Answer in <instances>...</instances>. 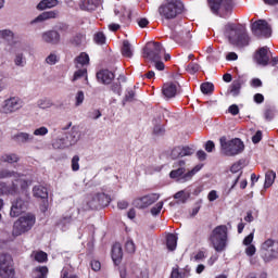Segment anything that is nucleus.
I'll list each match as a JSON object with an SVG mask.
<instances>
[{"label":"nucleus","mask_w":278,"mask_h":278,"mask_svg":"<svg viewBox=\"0 0 278 278\" xmlns=\"http://www.w3.org/2000/svg\"><path fill=\"white\" fill-rule=\"evenodd\" d=\"M224 35L230 45H236L237 47H247L249 45V35L236 24H227Z\"/></svg>","instance_id":"obj_1"},{"label":"nucleus","mask_w":278,"mask_h":278,"mask_svg":"<svg viewBox=\"0 0 278 278\" xmlns=\"http://www.w3.org/2000/svg\"><path fill=\"white\" fill-rule=\"evenodd\" d=\"M229 228L225 225L215 227L210 235V242L217 253H223L227 249Z\"/></svg>","instance_id":"obj_2"},{"label":"nucleus","mask_w":278,"mask_h":278,"mask_svg":"<svg viewBox=\"0 0 278 278\" xmlns=\"http://www.w3.org/2000/svg\"><path fill=\"white\" fill-rule=\"evenodd\" d=\"M181 12H184V2H181V0H173L159 8V14L162 18H165V21L177 18Z\"/></svg>","instance_id":"obj_3"},{"label":"nucleus","mask_w":278,"mask_h":278,"mask_svg":"<svg viewBox=\"0 0 278 278\" xmlns=\"http://www.w3.org/2000/svg\"><path fill=\"white\" fill-rule=\"evenodd\" d=\"M36 225V215L27 213L15 220L12 235L16 237L27 233Z\"/></svg>","instance_id":"obj_4"},{"label":"nucleus","mask_w":278,"mask_h":278,"mask_svg":"<svg viewBox=\"0 0 278 278\" xmlns=\"http://www.w3.org/2000/svg\"><path fill=\"white\" fill-rule=\"evenodd\" d=\"M219 142L222 153L228 157H232L233 155H238L244 151V142L238 138L227 140V138L222 137Z\"/></svg>","instance_id":"obj_5"},{"label":"nucleus","mask_w":278,"mask_h":278,"mask_svg":"<svg viewBox=\"0 0 278 278\" xmlns=\"http://www.w3.org/2000/svg\"><path fill=\"white\" fill-rule=\"evenodd\" d=\"M14 174V176L9 177V179H13L12 186L10 187V194H25V197H29L31 180H27V178L16 172Z\"/></svg>","instance_id":"obj_6"},{"label":"nucleus","mask_w":278,"mask_h":278,"mask_svg":"<svg viewBox=\"0 0 278 278\" xmlns=\"http://www.w3.org/2000/svg\"><path fill=\"white\" fill-rule=\"evenodd\" d=\"M25 102L18 96H11L2 101L0 104V114L4 116H10L11 114H16L23 110Z\"/></svg>","instance_id":"obj_7"},{"label":"nucleus","mask_w":278,"mask_h":278,"mask_svg":"<svg viewBox=\"0 0 278 278\" xmlns=\"http://www.w3.org/2000/svg\"><path fill=\"white\" fill-rule=\"evenodd\" d=\"M185 165L186 162L179 161L178 166L180 167L169 173L170 179H175L179 184H186L187 181H190L199 170H201V166H195L191 170L186 172V168L184 167Z\"/></svg>","instance_id":"obj_8"},{"label":"nucleus","mask_w":278,"mask_h":278,"mask_svg":"<svg viewBox=\"0 0 278 278\" xmlns=\"http://www.w3.org/2000/svg\"><path fill=\"white\" fill-rule=\"evenodd\" d=\"M261 255L264 262L278 260V242L274 239H267L261 244Z\"/></svg>","instance_id":"obj_9"},{"label":"nucleus","mask_w":278,"mask_h":278,"mask_svg":"<svg viewBox=\"0 0 278 278\" xmlns=\"http://www.w3.org/2000/svg\"><path fill=\"white\" fill-rule=\"evenodd\" d=\"M207 3L211 12L218 16H227L233 10L232 0H207Z\"/></svg>","instance_id":"obj_10"},{"label":"nucleus","mask_w":278,"mask_h":278,"mask_svg":"<svg viewBox=\"0 0 278 278\" xmlns=\"http://www.w3.org/2000/svg\"><path fill=\"white\" fill-rule=\"evenodd\" d=\"M164 53V48L161 43L149 42L143 49V58L150 60V62H157L162 60V54Z\"/></svg>","instance_id":"obj_11"},{"label":"nucleus","mask_w":278,"mask_h":278,"mask_svg":"<svg viewBox=\"0 0 278 278\" xmlns=\"http://www.w3.org/2000/svg\"><path fill=\"white\" fill-rule=\"evenodd\" d=\"M0 278H14V262L10 254L0 255Z\"/></svg>","instance_id":"obj_12"},{"label":"nucleus","mask_w":278,"mask_h":278,"mask_svg":"<svg viewBox=\"0 0 278 278\" xmlns=\"http://www.w3.org/2000/svg\"><path fill=\"white\" fill-rule=\"evenodd\" d=\"M252 33L257 38H270L273 28L268 25V22L258 20L252 24Z\"/></svg>","instance_id":"obj_13"},{"label":"nucleus","mask_w":278,"mask_h":278,"mask_svg":"<svg viewBox=\"0 0 278 278\" xmlns=\"http://www.w3.org/2000/svg\"><path fill=\"white\" fill-rule=\"evenodd\" d=\"M159 200H160V194L151 193L134 200V205L139 210H144V207H149L150 205H153V203H155Z\"/></svg>","instance_id":"obj_14"},{"label":"nucleus","mask_w":278,"mask_h":278,"mask_svg":"<svg viewBox=\"0 0 278 278\" xmlns=\"http://www.w3.org/2000/svg\"><path fill=\"white\" fill-rule=\"evenodd\" d=\"M27 210V201H24L21 198H17L12 201L11 204V211H10V216L12 218H16L23 214Z\"/></svg>","instance_id":"obj_15"},{"label":"nucleus","mask_w":278,"mask_h":278,"mask_svg":"<svg viewBox=\"0 0 278 278\" xmlns=\"http://www.w3.org/2000/svg\"><path fill=\"white\" fill-rule=\"evenodd\" d=\"M270 50L268 47H262L256 51L254 60L260 66H268V62H270Z\"/></svg>","instance_id":"obj_16"},{"label":"nucleus","mask_w":278,"mask_h":278,"mask_svg":"<svg viewBox=\"0 0 278 278\" xmlns=\"http://www.w3.org/2000/svg\"><path fill=\"white\" fill-rule=\"evenodd\" d=\"M41 40L47 45H60L61 36L58 30H47L41 34Z\"/></svg>","instance_id":"obj_17"},{"label":"nucleus","mask_w":278,"mask_h":278,"mask_svg":"<svg viewBox=\"0 0 278 278\" xmlns=\"http://www.w3.org/2000/svg\"><path fill=\"white\" fill-rule=\"evenodd\" d=\"M193 154H194V149L188 146L186 147L179 146L172 150L173 160H177V157H186Z\"/></svg>","instance_id":"obj_18"},{"label":"nucleus","mask_w":278,"mask_h":278,"mask_svg":"<svg viewBox=\"0 0 278 278\" xmlns=\"http://www.w3.org/2000/svg\"><path fill=\"white\" fill-rule=\"evenodd\" d=\"M177 92H179V85L175 83H167L163 86V94L166 97V99L177 97Z\"/></svg>","instance_id":"obj_19"},{"label":"nucleus","mask_w":278,"mask_h":278,"mask_svg":"<svg viewBox=\"0 0 278 278\" xmlns=\"http://www.w3.org/2000/svg\"><path fill=\"white\" fill-rule=\"evenodd\" d=\"M97 79L100 84H112L114 80V73L109 70H102L97 73Z\"/></svg>","instance_id":"obj_20"},{"label":"nucleus","mask_w":278,"mask_h":278,"mask_svg":"<svg viewBox=\"0 0 278 278\" xmlns=\"http://www.w3.org/2000/svg\"><path fill=\"white\" fill-rule=\"evenodd\" d=\"M115 16H119V21L125 23V21H131V10L125 7H116L114 10Z\"/></svg>","instance_id":"obj_21"},{"label":"nucleus","mask_w":278,"mask_h":278,"mask_svg":"<svg viewBox=\"0 0 278 278\" xmlns=\"http://www.w3.org/2000/svg\"><path fill=\"white\" fill-rule=\"evenodd\" d=\"M70 144L72 147H74V144H77L78 140H81V131L79 130V128L77 126H73L70 135L66 137Z\"/></svg>","instance_id":"obj_22"},{"label":"nucleus","mask_w":278,"mask_h":278,"mask_svg":"<svg viewBox=\"0 0 278 278\" xmlns=\"http://www.w3.org/2000/svg\"><path fill=\"white\" fill-rule=\"evenodd\" d=\"M99 3L101 0H83L80 2V10H85L86 12H92L99 8Z\"/></svg>","instance_id":"obj_23"},{"label":"nucleus","mask_w":278,"mask_h":278,"mask_svg":"<svg viewBox=\"0 0 278 278\" xmlns=\"http://www.w3.org/2000/svg\"><path fill=\"white\" fill-rule=\"evenodd\" d=\"M33 197L36 199H48L49 191L47 190V187L37 185L33 188Z\"/></svg>","instance_id":"obj_24"},{"label":"nucleus","mask_w":278,"mask_h":278,"mask_svg":"<svg viewBox=\"0 0 278 278\" xmlns=\"http://www.w3.org/2000/svg\"><path fill=\"white\" fill-rule=\"evenodd\" d=\"M13 140L20 142L21 144H27V142H34V135L28 132H18L14 135Z\"/></svg>","instance_id":"obj_25"},{"label":"nucleus","mask_w":278,"mask_h":278,"mask_svg":"<svg viewBox=\"0 0 278 278\" xmlns=\"http://www.w3.org/2000/svg\"><path fill=\"white\" fill-rule=\"evenodd\" d=\"M51 18H58V11H46L39 14L31 23H42Z\"/></svg>","instance_id":"obj_26"},{"label":"nucleus","mask_w":278,"mask_h":278,"mask_svg":"<svg viewBox=\"0 0 278 278\" xmlns=\"http://www.w3.org/2000/svg\"><path fill=\"white\" fill-rule=\"evenodd\" d=\"M3 40L4 42H14L16 40V34L11 29H2L0 30V45Z\"/></svg>","instance_id":"obj_27"},{"label":"nucleus","mask_w":278,"mask_h":278,"mask_svg":"<svg viewBox=\"0 0 278 278\" xmlns=\"http://www.w3.org/2000/svg\"><path fill=\"white\" fill-rule=\"evenodd\" d=\"M112 260L115 264H118L123 260V247L121 243H115L112 248Z\"/></svg>","instance_id":"obj_28"},{"label":"nucleus","mask_w":278,"mask_h":278,"mask_svg":"<svg viewBox=\"0 0 278 278\" xmlns=\"http://www.w3.org/2000/svg\"><path fill=\"white\" fill-rule=\"evenodd\" d=\"M89 62H90V56H88L86 52H83L75 60L76 68H86Z\"/></svg>","instance_id":"obj_29"},{"label":"nucleus","mask_w":278,"mask_h":278,"mask_svg":"<svg viewBox=\"0 0 278 278\" xmlns=\"http://www.w3.org/2000/svg\"><path fill=\"white\" fill-rule=\"evenodd\" d=\"M20 160L21 157L15 153H5L0 156V162L3 164H16Z\"/></svg>","instance_id":"obj_30"},{"label":"nucleus","mask_w":278,"mask_h":278,"mask_svg":"<svg viewBox=\"0 0 278 278\" xmlns=\"http://www.w3.org/2000/svg\"><path fill=\"white\" fill-rule=\"evenodd\" d=\"M73 220V217L67 215V216H63L61 217L58 222H56V227L59 229H61V231H66V229H68V226L71 225Z\"/></svg>","instance_id":"obj_31"},{"label":"nucleus","mask_w":278,"mask_h":278,"mask_svg":"<svg viewBox=\"0 0 278 278\" xmlns=\"http://www.w3.org/2000/svg\"><path fill=\"white\" fill-rule=\"evenodd\" d=\"M190 277V269L186 267L185 271H179V266L173 267L170 278H186Z\"/></svg>","instance_id":"obj_32"},{"label":"nucleus","mask_w":278,"mask_h":278,"mask_svg":"<svg viewBox=\"0 0 278 278\" xmlns=\"http://www.w3.org/2000/svg\"><path fill=\"white\" fill-rule=\"evenodd\" d=\"M122 55L124 58H134V48L131 47V43H129L127 40L123 42Z\"/></svg>","instance_id":"obj_33"},{"label":"nucleus","mask_w":278,"mask_h":278,"mask_svg":"<svg viewBox=\"0 0 278 278\" xmlns=\"http://www.w3.org/2000/svg\"><path fill=\"white\" fill-rule=\"evenodd\" d=\"M13 62L15 66H17L18 68H23L27 64V59L25 58V54H23V52H18L15 54Z\"/></svg>","instance_id":"obj_34"},{"label":"nucleus","mask_w":278,"mask_h":278,"mask_svg":"<svg viewBox=\"0 0 278 278\" xmlns=\"http://www.w3.org/2000/svg\"><path fill=\"white\" fill-rule=\"evenodd\" d=\"M52 147L53 149H68V147H72V146L67 138L66 139L59 138L54 140V142L52 143Z\"/></svg>","instance_id":"obj_35"},{"label":"nucleus","mask_w":278,"mask_h":278,"mask_svg":"<svg viewBox=\"0 0 278 278\" xmlns=\"http://www.w3.org/2000/svg\"><path fill=\"white\" fill-rule=\"evenodd\" d=\"M58 5V0H41L37 4V10H47L51 8H55Z\"/></svg>","instance_id":"obj_36"},{"label":"nucleus","mask_w":278,"mask_h":278,"mask_svg":"<svg viewBox=\"0 0 278 278\" xmlns=\"http://www.w3.org/2000/svg\"><path fill=\"white\" fill-rule=\"evenodd\" d=\"M276 178H277V174L274 170L266 172L264 188H270V186L275 184Z\"/></svg>","instance_id":"obj_37"},{"label":"nucleus","mask_w":278,"mask_h":278,"mask_svg":"<svg viewBox=\"0 0 278 278\" xmlns=\"http://www.w3.org/2000/svg\"><path fill=\"white\" fill-rule=\"evenodd\" d=\"M242 88V81L241 80H233L230 86V94L232 97H238L240 94V89Z\"/></svg>","instance_id":"obj_38"},{"label":"nucleus","mask_w":278,"mask_h":278,"mask_svg":"<svg viewBox=\"0 0 278 278\" xmlns=\"http://www.w3.org/2000/svg\"><path fill=\"white\" fill-rule=\"evenodd\" d=\"M174 199H176L177 203H186L190 199V193L181 190L174 194Z\"/></svg>","instance_id":"obj_39"},{"label":"nucleus","mask_w":278,"mask_h":278,"mask_svg":"<svg viewBox=\"0 0 278 278\" xmlns=\"http://www.w3.org/2000/svg\"><path fill=\"white\" fill-rule=\"evenodd\" d=\"M37 106L40 109V110H49L51 108H53V101L45 98V99H40L37 101Z\"/></svg>","instance_id":"obj_40"},{"label":"nucleus","mask_w":278,"mask_h":278,"mask_svg":"<svg viewBox=\"0 0 278 278\" xmlns=\"http://www.w3.org/2000/svg\"><path fill=\"white\" fill-rule=\"evenodd\" d=\"M167 249L169 251H175V249H177V236L173 233L167 236Z\"/></svg>","instance_id":"obj_41"},{"label":"nucleus","mask_w":278,"mask_h":278,"mask_svg":"<svg viewBox=\"0 0 278 278\" xmlns=\"http://www.w3.org/2000/svg\"><path fill=\"white\" fill-rule=\"evenodd\" d=\"M81 77H86V79H88V70L86 67H79L74 73L73 81H77V79H81Z\"/></svg>","instance_id":"obj_42"},{"label":"nucleus","mask_w":278,"mask_h":278,"mask_svg":"<svg viewBox=\"0 0 278 278\" xmlns=\"http://www.w3.org/2000/svg\"><path fill=\"white\" fill-rule=\"evenodd\" d=\"M31 256L34 260H36V262H39L40 264L47 260V253L43 251L33 252Z\"/></svg>","instance_id":"obj_43"},{"label":"nucleus","mask_w":278,"mask_h":278,"mask_svg":"<svg viewBox=\"0 0 278 278\" xmlns=\"http://www.w3.org/2000/svg\"><path fill=\"white\" fill-rule=\"evenodd\" d=\"M214 91V85L212 83H203L201 85V92H203V94H210V92Z\"/></svg>","instance_id":"obj_44"},{"label":"nucleus","mask_w":278,"mask_h":278,"mask_svg":"<svg viewBox=\"0 0 278 278\" xmlns=\"http://www.w3.org/2000/svg\"><path fill=\"white\" fill-rule=\"evenodd\" d=\"M47 134H49V128H47L46 126H41L34 130L33 136L45 137L47 136Z\"/></svg>","instance_id":"obj_45"},{"label":"nucleus","mask_w":278,"mask_h":278,"mask_svg":"<svg viewBox=\"0 0 278 278\" xmlns=\"http://www.w3.org/2000/svg\"><path fill=\"white\" fill-rule=\"evenodd\" d=\"M73 45H75L76 47H79V45H84V42H86V35L83 34H78L76 35L73 40H72Z\"/></svg>","instance_id":"obj_46"},{"label":"nucleus","mask_w":278,"mask_h":278,"mask_svg":"<svg viewBox=\"0 0 278 278\" xmlns=\"http://www.w3.org/2000/svg\"><path fill=\"white\" fill-rule=\"evenodd\" d=\"M58 62H59V58H58V54H55V53H50L46 58V63H48L50 66L58 64Z\"/></svg>","instance_id":"obj_47"},{"label":"nucleus","mask_w":278,"mask_h":278,"mask_svg":"<svg viewBox=\"0 0 278 278\" xmlns=\"http://www.w3.org/2000/svg\"><path fill=\"white\" fill-rule=\"evenodd\" d=\"M201 66L197 63H190L187 67L186 71L187 73H190L191 75H194V73H199Z\"/></svg>","instance_id":"obj_48"},{"label":"nucleus","mask_w":278,"mask_h":278,"mask_svg":"<svg viewBox=\"0 0 278 278\" xmlns=\"http://www.w3.org/2000/svg\"><path fill=\"white\" fill-rule=\"evenodd\" d=\"M37 277L36 278H47L49 269L45 266L36 268Z\"/></svg>","instance_id":"obj_49"},{"label":"nucleus","mask_w":278,"mask_h":278,"mask_svg":"<svg viewBox=\"0 0 278 278\" xmlns=\"http://www.w3.org/2000/svg\"><path fill=\"white\" fill-rule=\"evenodd\" d=\"M96 45H105V35L103 33H97L93 37Z\"/></svg>","instance_id":"obj_50"},{"label":"nucleus","mask_w":278,"mask_h":278,"mask_svg":"<svg viewBox=\"0 0 278 278\" xmlns=\"http://www.w3.org/2000/svg\"><path fill=\"white\" fill-rule=\"evenodd\" d=\"M16 174L14 170L2 169L0 170V179H9V177H14Z\"/></svg>","instance_id":"obj_51"},{"label":"nucleus","mask_w":278,"mask_h":278,"mask_svg":"<svg viewBox=\"0 0 278 278\" xmlns=\"http://www.w3.org/2000/svg\"><path fill=\"white\" fill-rule=\"evenodd\" d=\"M84 99H86V97L84 96V91H78L75 96L76 108H79V105H81V103H84Z\"/></svg>","instance_id":"obj_52"},{"label":"nucleus","mask_w":278,"mask_h":278,"mask_svg":"<svg viewBox=\"0 0 278 278\" xmlns=\"http://www.w3.org/2000/svg\"><path fill=\"white\" fill-rule=\"evenodd\" d=\"M162 207H164V202L156 203V205L151 208L152 216H157V214L162 212Z\"/></svg>","instance_id":"obj_53"},{"label":"nucleus","mask_w":278,"mask_h":278,"mask_svg":"<svg viewBox=\"0 0 278 278\" xmlns=\"http://www.w3.org/2000/svg\"><path fill=\"white\" fill-rule=\"evenodd\" d=\"M127 253H136V243L132 240H127L125 244Z\"/></svg>","instance_id":"obj_54"},{"label":"nucleus","mask_w":278,"mask_h":278,"mask_svg":"<svg viewBox=\"0 0 278 278\" xmlns=\"http://www.w3.org/2000/svg\"><path fill=\"white\" fill-rule=\"evenodd\" d=\"M72 170H79V155H74L72 159Z\"/></svg>","instance_id":"obj_55"},{"label":"nucleus","mask_w":278,"mask_h":278,"mask_svg":"<svg viewBox=\"0 0 278 278\" xmlns=\"http://www.w3.org/2000/svg\"><path fill=\"white\" fill-rule=\"evenodd\" d=\"M257 252V249L255 248V245H247L245 248V254L248 255V257H253V255Z\"/></svg>","instance_id":"obj_56"},{"label":"nucleus","mask_w":278,"mask_h":278,"mask_svg":"<svg viewBox=\"0 0 278 278\" xmlns=\"http://www.w3.org/2000/svg\"><path fill=\"white\" fill-rule=\"evenodd\" d=\"M3 194H10V187L5 182H0V197Z\"/></svg>","instance_id":"obj_57"},{"label":"nucleus","mask_w":278,"mask_h":278,"mask_svg":"<svg viewBox=\"0 0 278 278\" xmlns=\"http://www.w3.org/2000/svg\"><path fill=\"white\" fill-rule=\"evenodd\" d=\"M253 238H254V232H251L250 235H248V236L243 239V244H244V247L252 245V243H253Z\"/></svg>","instance_id":"obj_58"},{"label":"nucleus","mask_w":278,"mask_h":278,"mask_svg":"<svg viewBox=\"0 0 278 278\" xmlns=\"http://www.w3.org/2000/svg\"><path fill=\"white\" fill-rule=\"evenodd\" d=\"M228 112L229 114H232V116H238V114H240V109L238 108V105L232 104L229 106Z\"/></svg>","instance_id":"obj_59"},{"label":"nucleus","mask_w":278,"mask_h":278,"mask_svg":"<svg viewBox=\"0 0 278 278\" xmlns=\"http://www.w3.org/2000/svg\"><path fill=\"white\" fill-rule=\"evenodd\" d=\"M153 134H155V136H162V134H164V126L161 124L154 126Z\"/></svg>","instance_id":"obj_60"},{"label":"nucleus","mask_w":278,"mask_h":278,"mask_svg":"<svg viewBox=\"0 0 278 278\" xmlns=\"http://www.w3.org/2000/svg\"><path fill=\"white\" fill-rule=\"evenodd\" d=\"M61 278H77V276L74 274H71V271H68V269L64 268L61 271Z\"/></svg>","instance_id":"obj_61"},{"label":"nucleus","mask_w":278,"mask_h":278,"mask_svg":"<svg viewBox=\"0 0 278 278\" xmlns=\"http://www.w3.org/2000/svg\"><path fill=\"white\" fill-rule=\"evenodd\" d=\"M250 85L252 88H262V80L260 78H253Z\"/></svg>","instance_id":"obj_62"},{"label":"nucleus","mask_w":278,"mask_h":278,"mask_svg":"<svg viewBox=\"0 0 278 278\" xmlns=\"http://www.w3.org/2000/svg\"><path fill=\"white\" fill-rule=\"evenodd\" d=\"M207 199L211 202L216 201V199H218V193L216 192V190L210 191V193L207 194Z\"/></svg>","instance_id":"obj_63"},{"label":"nucleus","mask_w":278,"mask_h":278,"mask_svg":"<svg viewBox=\"0 0 278 278\" xmlns=\"http://www.w3.org/2000/svg\"><path fill=\"white\" fill-rule=\"evenodd\" d=\"M262 140V132L260 130L256 131V134L252 137V142L254 144H257Z\"/></svg>","instance_id":"obj_64"}]
</instances>
